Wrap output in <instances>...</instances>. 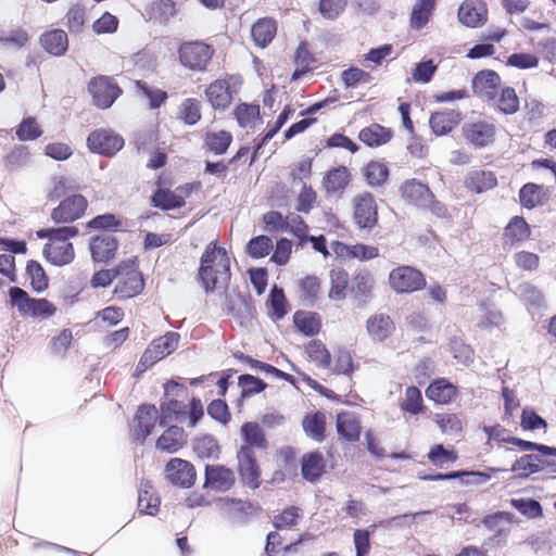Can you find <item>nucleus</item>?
I'll use <instances>...</instances> for the list:
<instances>
[{"instance_id": "f257e3e1", "label": "nucleus", "mask_w": 556, "mask_h": 556, "mask_svg": "<svg viewBox=\"0 0 556 556\" xmlns=\"http://www.w3.org/2000/svg\"><path fill=\"white\" fill-rule=\"evenodd\" d=\"M205 292L225 289L230 280V260L225 248L212 241L201 256L198 274Z\"/></svg>"}, {"instance_id": "f03ea898", "label": "nucleus", "mask_w": 556, "mask_h": 556, "mask_svg": "<svg viewBox=\"0 0 556 556\" xmlns=\"http://www.w3.org/2000/svg\"><path fill=\"white\" fill-rule=\"evenodd\" d=\"M77 232V228L72 226L38 230L37 236L39 238L48 239L42 250L45 258L55 266H64L72 263L75 252L73 244L68 240L75 237Z\"/></svg>"}, {"instance_id": "7ed1b4c3", "label": "nucleus", "mask_w": 556, "mask_h": 556, "mask_svg": "<svg viewBox=\"0 0 556 556\" xmlns=\"http://www.w3.org/2000/svg\"><path fill=\"white\" fill-rule=\"evenodd\" d=\"M12 305L22 316L49 318L54 315L55 306L46 299H33L18 287L10 289Z\"/></svg>"}, {"instance_id": "20e7f679", "label": "nucleus", "mask_w": 556, "mask_h": 556, "mask_svg": "<svg viewBox=\"0 0 556 556\" xmlns=\"http://www.w3.org/2000/svg\"><path fill=\"white\" fill-rule=\"evenodd\" d=\"M179 339V333L167 332L153 340L143 352L137 365V371L144 372L159 361L172 354L178 348Z\"/></svg>"}, {"instance_id": "39448f33", "label": "nucleus", "mask_w": 556, "mask_h": 556, "mask_svg": "<svg viewBox=\"0 0 556 556\" xmlns=\"http://www.w3.org/2000/svg\"><path fill=\"white\" fill-rule=\"evenodd\" d=\"M116 286L114 292L122 299L139 294L143 289V279L134 260L122 262L116 267Z\"/></svg>"}, {"instance_id": "423d86ee", "label": "nucleus", "mask_w": 556, "mask_h": 556, "mask_svg": "<svg viewBox=\"0 0 556 556\" xmlns=\"http://www.w3.org/2000/svg\"><path fill=\"white\" fill-rule=\"evenodd\" d=\"M389 285L396 293H412L422 289L426 285V279L418 269L402 265L391 270Z\"/></svg>"}, {"instance_id": "0eeeda50", "label": "nucleus", "mask_w": 556, "mask_h": 556, "mask_svg": "<svg viewBox=\"0 0 556 556\" xmlns=\"http://www.w3.org/2000/svg\"><path fill=\"white\" fill-rule=\"evenodd\" d=\"M124 143V138L110 128L94 130L87 138V146L92 152L106 156L116 154Z\"/></svg>"}, {"instance_id": "6e6552de", "label": "nucleus", "mask_w": 556, "mask_h": 556, "mask_svg": "<svg viewBox=\"0 0 556 556\" xmlns=\"http://www.w3.org/2000/svg\"><path fill=\"white\" fill-rule=\"evenodd\" d=\"M178 53L184 66L192 71H203L211 60L213 51L210 46L194 41L181 45Z\"/></svg>"}, {"instance_id": "1a4fd4ad", "label": "nucleus", "mask_w": 556, "mask_h": 556, "mask_svg": "<svg viewBox=\"0 0 556 556\" xmlns=\"http://www.w3.org/2000/svg\"><path fill=\"white\" fill-rule=\"evenodd\" d=\"M89 92L92 94L94 104L100 109L110 108L121 93L117 84L109 77H98L90 81Z\"/></svg>"}, {"instance_id": "9d476101", "label": "nucleus", "mask_w": 556, "mask_h": 556, "mask_svg": "<svg viewBox=\"0 0 556 556\" xmlns=\"http://www.w3.org/2000/svg\"><path fill=\"white\" fill-rule=\"evenodd\" d=\"M238 470L244 483L255 489L260 484V469L255 459V451L249 445H241L237 454Z\"/></svg>"}, {"instance_id": "9b49d317", "label": "nucleus", "mask_w": 556, "mask_h": 556, "mask_svg": "<svg viewBox=\"0 0 556 556\" xmlns=\"http://www.w3.org/2000/svg\"><path fill=\"white\" fill-rule=\"evenodd\" d=\"M86 208L87 200L80 194H73L52 211L51 217L56 223H71L78 219Z\"/></svg>"}, {"instance_id": "f8f14e48", "label": "nucleus", "mask_w": 556, "mask_h": 556, "mask_svg": "<svg viewBox=\"0 0 556 556\" xmlns=\"http://www.w3.org/2000/svg\"><path fill=\"white\" fill-rule=\"evenodd\" d=\"M166 479L178 486L190 488L195 480L193 466L181 458H172L165 467Z\"/></svg>"}, {"instance_id": "ddd939ff", "label": "nucleus", "mask_w": 556, "mask_h": 556, "mask_svg": "<svg viewBox=\"0 0 556 556\" xmlns=\"http://www.w3.org/2000/svg\"><path fill=\"white\" fill-rule=\"evenodd\" d=\"M472 89L481 99L495 101L501 89V78L494 71H481L472 79Z\"/></svg>"}, {"instance_id": "4468645a", "label": "nucleus", "mask_w": 556, "mask_h": 556, "mask_svg": "<svg viewBox=\"0 0 556 556\" xmlns=\"http://www.w3.org/2000/svg\"><path fill=\"white\" fill-rule=\"evenodd\" d=\"M366 330L371 341L380 343L392 336L395 325L389 315L378 313L366 320Z\"/></svg>"}, {"instance_id": "2eb2a0df", "label": "nucleus", "mask_w": 556, "mask_h": 556, "mask_svg": "<svg viewBox=\"0 0 556 556\" xmlns=\"http://www.w3.org/2000/svg\"><path fill=\"white\" fill-rule=\"evenodd\" d=\"M354 218L361 228H371L377 223V206L372 195L366 193L355 198Z\"/></svg>"}, {"instance_id": "dca6fc26", "label": "nucleus", "mask_w": 556, "mask_h": 556, "mask_svg": "<svg viewBox=\"0 0 556 556\" xmlns=\"http://www.w3.org/2000/svg\"><path fill=\"white\" fill-rule=\"evenodd\" d=\"M458 20L468 27L480 26L486 20V9L481 0H466L458 9Z\"/></svg>"}, {"instance_id": "f3484780", "label": "nucleus", "mask_w": 556, "mask_h": 556, "mask_svg": "<svg viewBox=\"0 0 556 556\" xmlns=\"http://www.w3.org/2000/svg\"><path fill=\"white\" fill-rule=\"evenodd\" d=\"M464 132L471 144L482 148L493 142L495 127L486 122H477L465 126Z\"/></svg>"}, {"instance_id": "a211bd4d", "label": "nucleus", "mask_w": 556, "mask_h": 556, "mask_svg": "<svg viewBox=\"0 0 556 556\" xmlns=\"http://www.w3.org/2000/svg\"><path fill=\"white\" fill-rule=\"evenodd\" d=\"M118 243L114 236L103 233L92 238L90 242V252L96 262H108L115 255Z\"/></svg>"}, {"instance_id": "6ab92c4d", "label": "nucleus", "mask_w": 556, "mask_h": 556, "mask_svg": "<svg viewBox=\"0 0 556 556\" xmlns=\"http://www.w3.org/2000/svg\"><path fill=\"white\" fill-rule=\"evenodd\" d=\"M531 230L528 223L521 216H514L504 228L503 243L505 247H514L530 238Z\"/></svg>"}, {"instance_id": "aec40b11", "label": "nucleus", "mask_w": 556, "mask_h": 556, "mask_svg": "<svg viewBox=\"0 0 556 556\" xmlns=\"http://www.w3.org/2000/svg\"><path fill=\"white\" fill-rule=\"evenodd\" d=\"M460 121L462 115L459 112L454 110L442 111L431 114L429 125L433 134L443 136L452 131Z\"/></svg>"}, {"instance_id": "412c9836", "label": "nucleus", "mask_w": 556, "mask_h": 556, "mask_svg": "<svg viewBox=\"0 0 556 556\" xmlns=\"http://www.w3.org/2000/svg\"><path fill=\"white\" fill-rule=\"evenodd\" d=\"M208 102L215 109H226L232 101V92L229 83L225 79H217L205 90Z\"/></svg>"}, {"instance_id": "4be33fe9", "label": "nucleus", "mask_w": 556, "mask_h": 556, "mask_svg": "<svg viewBox=\"0 0 556 556\" xmlns=\"http://www.w3.org/2000/svg\"><path fill=\"white\" fill-rule=\"evenodd\" d=\"M233 483V473L230 469L222 466H206L205 485L216 490L226 491Z\"/></svg>"}, {"instance_id": "5701e85b", "label": "nucleus", "mask_w": 556, "mask_h": 556, "mask_svg": "<svg viewBox=\"0 0 556 556\" xmlns=\"http://www.w3.org/2000/svg\"><path fill=\"white\" fill-rule=\"evenodd\" d=\"M402 193L404 198L418 206H428L432 203V193L429 188L415 178L404 184Z\"/></svg>"}, {"instance_id": "b1692460", "label": "nucleus", "mask_w": 556, "mask_h": 556, "mask_svg": "<svg viewBox=\"0 0 556 556\" xmlns=\"http://www.w3.org/2000/svg\"><path fill=\"white\" fill-rule=\"evenodd\" d=\"M231 142V132L224 129H208L204 135V148L215 154L225 153Z\"/></svg>"}, {"instance_id": "393cba45", "label": "nucleus", "mask_w": 556, "mask_h": 556, "mask_svg": "<svg viewBox=\"0 0 556 556\" xmlns=\"http://www.w3.org/2000/svg\"><path fill=\"white\" fill-rule=\"evenodd\" d=\"M186 443L182 428L169 427L156 441V447L166 453H176Z\"/></svg>"}, {"instance_id": "a878e982", "label": "nucleus", "mask_w": 556, "mask_h": 556, "mask_svg": "<svg viewBox=\"0 0 556 556\" xmlns=\"http://www.w3.org/2000/svg\"><path fill=\"white\" fill-rule=\"evenodd\" d=\"M326 463L320 453H308L302 458V475L309 482L317 481L325 472Z\"/></svg>"}, {"instance_id": "bb28decb", "label": "nucleus", "mask_w": 556, "mask_h": 556, "mask_svg": "<svg viewBox=\"0 0 556 556\" xmlns=\"http://www.w3.org/2000/svg\"><path fill=\"white\" fill-rule=\"evenodd\" d=\"M338 433L348 441H357L361 434V426L357 417L349 412H343L337 416Z\"/></svg>"}, {"instance_id": "cd10ccee", "label": "nucleus", "mask_w": 556, "mask_h": 556, "mask_svg": "<svg viewBox=\"0 0 556 556\" xmlns=\"http://www.w3.org/2000/svg\"><path fill=\"white\" fill-rule=\"evenodd\" d=\"M40 43L50 54L62 55L67 50V35L62 29H54L43 34L40 38Z\"/></svg>"}, {"instance_id": "c85d7f7f", "label": "nucleus", "mask_w": 556, "mask_h": 556, "mask_svg": "<svg viewBox=\"0 0 556 556\" xmlns=\"http://www.w3.org/2000/svg\"><path fill=\"white\" fill-rule=\"evenodd\" d=\"M277 31L276 22L273 18H260L252 27V38L256 46L266 47L275 37Z\"/></svg>"}, {"instance_id": "c756f323", "label": "nucleus", "mask_w": 556, "mask_h": 556, "mask_svg": "<svg viewBox=\"0 0 556 556\" xmlns=\"http://www.w3.org/2000/svg\"><path fill=\"white\" fill-rule=\"evenodd\" d=\"M435 0H417L413 5L410 14V26L413 29L424 28L434 11Z\"/></svg>"}, {"instance_id": "7c9ffc66", "label": "nucleus", "mask_w": 556, "mask_h": 556, "mask_svg": "<svg viewBox=\"0 0 556 556\" xmlns=\"http://www.w3.org/2000/svg\"><path fill=\"white\" fill-rule=\"evenodd\" d=\"M429 400L439 404H447L456 396V388L445 379H439L426 390Z\"/></svg>"}, {"instance_id": "2f4dec72", "label": "nucleus", "mask_w": 556, "mask_h": 556, "mask_svg": "<svg viewBox=\"0 0 556 556\" xmlns=\"http://www.w3.org/2000/svg\"><path fill=\"white\" fill-rule=\"evenodd\" d=\"M546 463L541 462L540 453L538 455L527 454L518 458L511 466V471H514L518 477H529L532 473L543 471V465Z\"/></svg>"}, {"instance_id": "473e14b6", "label": "nucleus", "mask_w": 556, "mask_h": 556, "mask_svg": "<svg viewBox=\"0 0 556 556\" xmlns=\"http://www.w3.org/2000/svg\"><path fill=\"white\" fill-rule=\"evenodd\" d=\"M241 435L244 441L243 445H249L253 451L255 448L265 450L267 447L264 432L261 426L256 422H245L241 427Z\"/></svg>"}, {"instance_id": "72a5a7b5", "label": "nucleus", "mask_w": 556, "mask_h": 556, "mask_svg": "<svg viewBox=\"0 0 556 556\" xmlns=\"http://www.w3.org/2000/svg\"><path fill=\"white\" fill-rule=\"evenodd\" d=\"M391 138V132L387 128L372 124L359 132V140L369 147H378L387 143Z\"/></svg>"}, {"instance_id": "f704fd0d", "label": "nucleus", "mask_w": 556, "mask_h": 556, "mask_svg": "<svg viewBox=\"0 0 556 556\" xmlns=\"http://www.w3.org/2000/svg\"><path fill=\"white\" fill-rule=\"evenodd\" d=\"M160 500L148 482L142 483L138 495V508L141 513L154 516L159 510Z\"/></svg>"}, {"instance_id": "c9c22d12", "label": "nucleus", "mask_w": 556, "mask_h": 556, "mask_svg": "<svg viewBox=\"0 0 556 556\" xmlns=\"http://www.w3.org/2000/svg\"><path fill=\"white\" fill-rule=\"evenodd\" d=\"M235 116L242 128H254L260 123V106L242 103L235 110Z\"/></svg>"}, {"instance_id": "e433bc0d", "label": "nucleus", "mask_w": 556, "mask_h": 556, "mask_svg": "<svg viewBox=\"0 0 556 556\" xmlns=\"http://www.w3.org/2000/svg\"><path fill=\"white\" fill-rule=\"evenodd\" d=\"M157 418V410L152 405H141L137 412L136 419L138 422V432L146 439L154 427Z\"/></svg>"}, {"instance_id": "4c0bfd02", "label": "nucleus", "mask_w": 556, "mask_h": 556, "mask_svg": "<svg viewBox=\"0 0 556 556\" xmlns=\"http://www.w3.org/2000/svg\"><path fill=\"white\" fill-rule=\"evenodd\" d=\"M348 283L349 275L344 269H332L330 271L329 299L332 301L343 300L345 298Z\"/></svg>"}, {"instance_id": "58836bf2", "label": "nucleus", "mask_w": 556, "mask_h": 556, "mask_svg": "<svg viewBox=\"0 0 556 556\" xmlns=\"http://www.w3.org/2000/svg\"><path fill=\"white\" fill-rule=\"evenodd\" d=\"M235 356L238 359L249 364L251 368L265 374L267 377H273V378H276V379H283V380H287V381H292V376L281 371L280 369L276 368V367H274V366H271L269 364H266V363L253 359L252 357H250L248 355H244L242 353H237V354H235Z\"/></svg>"}, {"instance_id": "ea45409f", "label": "nucleus", "mask_w": 556, "mask_h": 556, "mask_svg": "<svg viewBox=\"0 0 556 556\" xmlns=\"http://www.w3.org/2000/svg\"><path fill=\"white\" fill-rule=\"evenodd\" d=\"M504 114H514L519 109V99L515 89L510 87L502 88L495 101H492Z\"/></svg>"}, {"instance_id": "a19ab883", "label": "nucleus", "mask_w": 556, "mask_h": 556, "mask_svg": "<svg viewBox=\"0 0 556 556\" xmlns=\"http://www.w3.org/2000/svg\"><path fill=\"white\" fill-rule=\"evenodd\" d=\"M178 118L187 125H195L201 118V104L197 99H186L178 108Z\"/></svg>"}, {"instance_id": "79ce46f5", "label": "nucleus", "mask_w": 556, "mask_h": 556, "mask_svg": "<svg viewBox=\"0 0 556 556\" xmlns=\"http://www.w3.org/2000/svg\"><path fill=\"white\" fill-rule=\"evenodd\" d=\"M152 202L155 207L162 210H172L184 205V195L177 194L170 190L160 189L153 197Z\"/></svg>"}, {"instance_id": "37998d69", "label": "nucleus", "mask_w": 556, "mask_h": 556, "mask_svg": "<svg viewBox=\"0 0 556 556\" xmlns=\"http://www.w3.org/2000/svg\"><path fill=\"white\" fill-rule=\"evenodd\" d=\"M325 425L326 416L323 413L306 416L303 420V428L306 434L316 441L324 439Z\"/></svg>"}, {"instance_id": "c03bdc74", "label": "nucleus", "mask_w": 556, "mask_h": 556, "mask_svg": "<svg viewBox=\"0 0 556 556\" xmlns=\"http://www.w3.org/2000/svg\"><path fill=\"white\" fill-rule=\"evenodd\" d=\"M294 61L296 68L292 74L293 80L299 79L302 75L309 72L313 68V64L315 62L314 58L303 43L298 47Z\"/></svg>"}, {"instance_id": "a18cd8bd", "label": "nucleus", "mask_w": 556, "mask_h": 556, "mask_svg": "<svg viewBox=\"0 0 556 556\" xmlns=\"http://www.w3.org/2000/svg\"><path fill=\"white\" fill-rule=\"evenodd\" d=\"M136 87L139 96L144 97L149 100V104L151 109H157L161 104L166 100L167 94L165 91L148 86L146 83L137 81Z\"/></svg>"}, {"instance_id": "49530a36", "label": "nucleus", "mask_w": 556, "mask_h": 556, "mask_svg": "<svg viewBox=\"0 0 556 556\" xmlns=\"http://www.w3.org/2000/svg\"><path fill=\"white\" fill-rule=\"evenodd\" d=\"M301 298L312 305L320 294V281L315 276H307L300 280Z\"/></svg>"}, {"instance_id": "de8ad7c7", "label": "nucleus", "mask_w": 556, "mask_h": 556, "mask_svg": "<svg viewBox=\"0 0 556 556\" xmlns=\"http://www.w3.org/2000/svg\"><path fill=\"white\" fill-rule=\"evenodd\" d=\"M187 406L178 402L177 400H168L162 404V420L161 424H165L167 419L178 420L184 422L186 419Z\"/></svg>"}, {"instance_id": "09e8293b", "label": "nucleus", "mask_w": 556, "mask_h": 556, "mask_svg": "<svg viewBox=\"0 0 556 556\" xmlns=\"http://www.w3.org/2000/svg\"><path fill=\"white\" fill-rule=\"evenodd\" d=\"M293 319L296 328L306 336H313L319 331L320 323L314 315L298 312Z\"/></svg>"}, {"instance_id": "8fccbe9b", "label": "nucleus", "mask_w": 556, "mask_h": 556, "mask_svg": "<svg viewBox=\"0 0 556 556\" xmlns=\"http://www.w3.org/2000/svg\"><path fill=\"white\" fill-rule=\"evenodd\" d=\"M26 271L35 291L41 292L48 287V278L39 263L35 261L28 262Z\"/></svg>"}, {"instance_id": "3c124183", "label": "nucleus", "mask_w": 556, "mask_h": 556, "mask_svg": "<svg viewBox=\"0 0 556 556\" xmlns=\"http://www.w3.org/2000/svg\"><path fill=\"white\" fill-rule=\"evenodd\" d=\"M306 353L308 357L319 367H329L331 356L326 346L320 341H312L306 348Z\"/></svg>"}, {"instance_id": "603ef678", "label": "nucleus", "mask_w": 556, "mask_h": 556, "mask_svg": "<svg viewBox=\"0 0 556 556\" xmlns=\"http://www.w3.org/2000/svg\"><path fill=\"white\" fill-rule=\"evenodd\" d=\"M428 459L437 467H444L447 464L454 463L457 455L445 448L442 444L434 445L428 453Z\"/></svg>"}, {"instance_id": "864d4df0", "label": "nucleus", "mask_w": 556, "mask_h": 556, "mask_svg": "<svg viewBox=\"0 0 556 556\" xmlns=\"http://www.w3.org/2000/svg\"><path fill=\"white\" fill-rule=\"evenodd\" d=\"M403 410L416 415L422 410V396L418 388L409 387L405 391V397L401 403Z\"/></svg>"}, {"instance_id": "5fc2aeb1", "label": "nucleus", "mask_w": 556, "mask_h": 556, "mask_svg": "<svg viewBox=\"0 0 556 556\" xmlns=\"http://www.w3.org/2000/svg\"><path fill=\"white\" fill-rule=\"evenodd\" d=\"M273 249V241L267 236H258L249 241L247 251L251 257L260 258L266 256Z\"/></svg>"}, {"instance_id": "6e6d98bb", "label": "nucleus", "mask_w": 556, "mask_h": 556, "mask_svg": "<svg viewBox=\"0 0 556 556\" xmlns=\"http://www.w3.org/2000/svg\"><path fill=\"white\" fill-rule=\"evenodd\" d=\"M375 281L372 276L366 271L357 273L352 280V292L359 296H368L371 293Z\"/></svg>"}, {"instance_id": "4d7b16f0", "label": "nucleus", "mask_w": 556, "mask_h": 556, "mask_svg": "<svg viewBox=\"0 0 556 556\" xmlns=\"http://www.w3.org/2000/svg\"><path fill=\"white\" fill-rule=\"evenodd\" d=\"M480 311L483 315L478 324L479 327L486 329L490 327H498L502 324V313L496 309L493 304L483 303L480 305Z\"/></svg>"}, {"instance_id": "13d9d810", "label": "nucleus", "mask_w": 556, "mask_h": 556, "mask_svg": "<svg viewBox=\"0 0 556 556\" xmlns=\"http://www.w3.org/2000/svg\"><path fill=\"white\" fill-rule=\"evenodd\" d=\"M74 189L75 186L71 181L70 176H54L48 190V197L51 200H58Z\"/></svg>"}, {"instance_id": "bf43d9fd", "label": "nucleus", "mask_w": 556, "mask_h": 556, "mask_svg": "<svg viewBox=\"0 0 556 556\" xmlns=\"http://www.w3.org/2000/svg\"><path fill=\"white\" fill-rule=\"evenodd\" d=\"M503 442H507L520 447L522 451H538L542 456H554L556 457V447L538 444L534 442L526 441L518 438H503Z\"/></svg>"}, {"instance_id": "052dcab7", "label": "nucleus", "mask_w": 556, "mask_h": 556, "mask_svg": "<svg viewBox=\"0 0 556 556\" xmlns=\"http://www.w3.org/2000/svg\"><path fill=\"white\" fill-rule=\"evenodd\" d=\"M511 505L522 515L529 518H536L542 515L541 504L531 498H513Z\"/></svg>"}, {"instance_id": "680f3d73", "label": "nucleus", "mask_w": 556, "mask_h": 556, "mask_svg": "<svg viewBox=\"0 0 556 556\" xmlns=\"http://www.w3.org/2000/svg\"><path fill=\"white\" fill-rule=\"evenodd\" d=\"M42 135V130L34 117L25 118L16 130V136L22 141L35 140Z\"/></svg>"}, {"instance_id": "e2e57ef3", "label": "nucleus", "mask_w": 556, "mask_h": 556, "mask_svg": "<svg viewBox=\"0 0 556 556\" xmlns=\"http://www.w3.org/2000/svg\"><path fill=\"white\" fill-rule=\"evenodd\" d=\"M348 0H319V12L327 20H336L345 10Z\"/></svg>"}, {"instance_id": "0e129e2a", "label": "nucleus", "mask_w": 556, "mask_h": 556, "mask_svg": "<svg viewBox=\"0 0 556 556\" xmlns=\"http://www.w3.org/2000/svg\"><path fill=\"white\" fill-rule=\"evenodd\" d=\"M194 451L200 457H215L218 453V445L216 440L211 435H205L197 439L193 445Z\"/></svg>"}, {"instance_id": "69168bd1", "label": "nucleus", "mask_w": 556, "mask_h": 556, "mask_svg": "<svg viewBox=\"0 0 556 556\" xmlns=\"http://www.w3.org/2000/svg\"><path fill=\"white\" fill-rule=\"evenodd\" d=\"M341 79L346 88L355 87L358 84H366L369 81L370 76L365 71L352 67L341 74Z\"/></svg>"}, {"instance_id": "338daca9", "label": "nucleus", "mask_w": 556, "mask_h": 556, "mask_svg": "<svg viewBox=\"0 0 556 556\" xmlns=\"http://www.w3.org/2000/svg\"><path fill=\"white\" fill-rule=\"evenodd\" d=\"M239 386L242 389L241 393L243 396L260 393L266 388V383L252 375H241L239 377Z\"/></svg>"}, {"instance_id": "774afa93", "label": "nucleus", "mask_w": 556, "mask_h": 556, "mask_svg": "<svg viewBox=\"0 0 556 556\" xmlns=\"http://www.w3.org/2000/svg\"><path fill=\"white\" fill-rule=\"evenodd\" d=\"M465 185L468 189L480 193L486 189L493 188L496 185L494 176H469L465 180Z\"/></svg>"}]
</instances>
